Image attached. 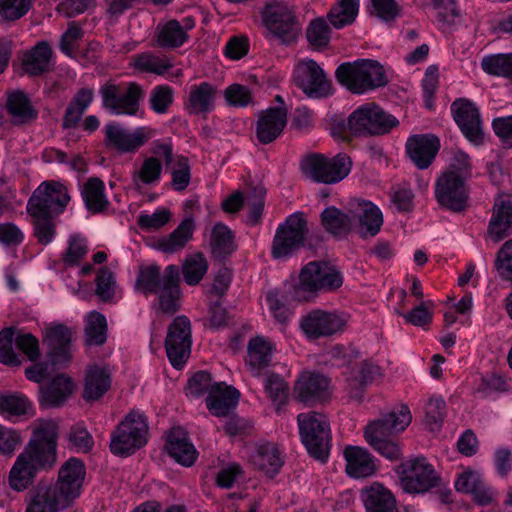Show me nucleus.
Instances as JSON below:
<instances>
[{"label":"nucleus","mask_w":512,"mask_h":512,"mask_svg":"<svg viewBox=\"0 0 512 512\" xmlns=\"http://www.w3.org/2000/svg\"><path fill=\"white\" fill-rule=\"evenodd\" d=\"M134 288L146 297L157 295L159 309L164 313H175L180 307L179 268L174 264L166 266L163 272L157 264L141 266Z\"/></svg>","instance_id":"nucleus-1"},{"label":"nucleus","mask_w":512,"mask_h":512,"mask_svg":"<svg viewBox=\"0 0 512 512\" xmlns=\"http://www.w3.org/2000/svg\"><path fill=\"white\" fill-rule=\"evenodd\" d=\"M56 462L57 450L53 445L29 440L10 470V487L18 492L26 490L39 472L52 470Z\"/></svg>","instance_id":"nucleus-2"},{"label":"nucleus","mask_w":512,"mask_h":512,"mask_svg":"<svg viewBox=\"0 0 512 512\" xmlns=\"http://www.w3.org/2000/svg\"><path fill=\"white\" fill-rule=\"evenodd\" d=\"M339 83L354 94H365L388 83L383 66L376 60L358 59L345 62L335 72Z\"/></svg>","instance_id":"nucleus-3"},{"label":"nucleus","mask_w":512,"mask_h":512,"mask_svg":"<svg viewBox=\"0 0 512 512\" xmlns=\"http://www.w3.org/2000/svg\"><path fill=\"white\" fill-rule=\"evenodd\" d=\"M343 274L327 262L311 261L302 267L295 293L301 300H308L318 293H328L343 284Z\"/></svg>","instance_id":"nucleus-4"},{"label":"nucleus","mask_w":512,"mask_h":512,"mask_svg":"<svg viewBox=\"0 0 512 512\" xmlns=\"http://www.w3.org/2000/svg\"><path fill=\"white\" fill-rule=\"evenodd\" d=\"M300 438L308 453L326 461L331 447V429L326 415L309 411L297 416Z\"/></svg>","instance_id":"nucleus-5"},{"label":"nucleus","mask_w":512,"mask_h":512,"mask_svg":"<svg viewBox=\"0 0 512 512\" xmlns=\"http://www.w3.org/2000/svg\"><path fill=\"white\" fill-rule=\"evenodd\" d=\"M261 20L268 33L290 43L301 30L294 6L282 0H270L261 11Z\"/></svg>","instance_id":"nucleus-6"},{"label":"nucleus","mask_w":512,"mask_h":512,"mask_svg":"<svg viewBox=\"0 0 512 512\" xmlns=\"http://www.w3.org/2000/svg\"><path fill=\"white\" fill-rule=\"evenodd\" d=\"M102 105L113 115L135 116L140 110L144 90L137 82H107L100 87Z\"/></svg>","instance_id":"nucleus-7"},{"label":"nucleus","mask_w":512,"mask_h":512,"mask_svg":"<svg viewBox=\"0 0 512 512\" xmlns=\"http://www.w3.org/2000/svg\"><path fill=\"white\" fill-rule=\"evenodd\" d=\"M148 424L145 415L131 411L111 435L110 450L117 456H129L147 443Z\"/></svg>","instance_id":"nucleus-8"},{"label":"nucleus","mask_w":512,"mask_h":512,"mask_svg":"<svg viewBox=\"0 0 512 512\" xmlns=\"http://www.w3.org/2000/svg\"><path fill=\"white\" fill-rule=\"evenodd\" d=\"M301 168L305 176L314 182L336 184L349 175L352 161L343 153L333 157L313 154L302 161Z\"/></svg>","instance_id":"nucleus-9"},{"label":"nucleus","mask_w":512,"mask_h":512,"mask_svg":"<svg viewBox=\"0 0 512 512\" xmlns=\"http://www.w3.org/2000/svg\"><path fill=\"white\" fill-rule=\"evenodd\" d=\"M398 124L393 115L375 103L359 106L348 117V128L354 135H382Z\"/></svg>","instance_id":"nucleus-10"},{"label":"nucleus","mask_w":512,"mask_h":512,"mask_svg":"<svg viewBox=\"0 0 512 512\" xmlns=\"http://www.w3.org/2000/svg\"><path fill=\"white\" fill-rule=\"evenodd\" d=\"M402 490L409 494H423L438 485V477L425 458L402 462L396 469Z\"/></svg>","instance_id":"nucleus-11"},{"label":"nucleus","mask_w":512,"mask_h":512,"mask_svg":"<svg viewBox=\"0 0 512 512\" xmlns=\"http://www.w3.org/2000/svg\"><path fill=\"white\" fill-rule=\"evenodd\" d=\"M308 233L307 221L304 214L295 212L279 225L272 243L274 258H287L304 245Z\"/></svg>","instance_id":"nucleus-12"},{"label":"nucleus","mask_w":512,"mask_h":512,"mask_svg":"<svg viewBox=\"0 0 512 512\" xmlns=\"http://www.w3.org/2000/svg\"><path fill=\"white\" fill-rule=\"evenodd\" d=\"M70 201L67 188L55 181L42 182L30 196L26 210L58 217Z\"/></svg>","instance_id":"nucleus-13"},{"label":"nucleus","mask_w":512,"mask_h":512,"mask_svg":"<svg viewBox=\"0 0 512 512\" xmlns=\"http://www.w3.org/2000/svg\"><path fill=\"white\" fill-rule=\"evenodd\" d=\"M296 85L310 98H325L332 94V84L324 70L312 59L301 60L294 69Z\"/></svg>","instance_id":"nucleus-14"},{"label":"nucleus","mask_w":512,"mask_h":512,"mask_svg":"<svg viewBox=\"0 0 512 512\" xmlns=\"http://www.w3.org/2000/svg\"><path fill=\"white\" fill-rule=\"evenodd\" d=\"M191 323L186 316H177L168 327L165 348L171 365L180 369L191 353Z\"/></svg>","instance_id":"nucleus-15"},{"label":"nucleus","mask_w":512,"mask_h":512,"mask_svg":"<svg viewBox=\"0 0 512 512\" xmlns=\"http://www.w3.org/2000/svg\"><path fill=\"white\" fill-rule=\"evenodd\" d=\"M105 145L120 153H133L145 145L155 135V130L148 126H140L134 130L111 122L104 127Z\"/></svg>","instance_id":"nucleus-16"},{"label":"nucleus","mask_w":512,"mask_h":512,"mask_svg":"<svg viewBox=\"0 0 512 512\" xmlns=\"http://www.w3.org/2000/svg\"><path fill=\"white\" fill-rule=\"evenodd\" d=\"M347 322L345 313L314 309L302 317L300 327L309 339H319L342 332Z\"/></svg>","instance_id":"nucleus-17"},{"label":"nucleus","mask_w":512,"mask_h":512,"mask_svg":"<svg viewBox=\"0 0 512 512\" xmlns=\"http://www.w3.org/2000/svg\"><path fill=\"white\" fill-rule=\"evenodd\" d=\"M434 195L440 207L461 212L466 208L469 198L467 181L452 173L442 172L435 182Z\"/></svg>","instance_id":"nucleus-18"},{"label":"nucleus","mask_w":512,"mask_h":512,"mask_svg":"<svg viewBox=\"0 0 512 512\" xmlns=\"http://www.w3.org/2000/svg\"><path fill=\"white\" fill-rule=\"evenodd\" d=\"M451 112L463 135L470 142L480 144L484 134L478 107L467 99H458L451 104Z\"/></svg>","instance_id":"nucleus-19"},{"label":"nucleus","mask_w":512,"mask_h":512,"mask_svg":"<svg viewBox=\"0 0 512 512\" xmlns=\"http://www.w3.org/2000/svg\"><path fill=\"white\" fill-rule=\"evenodd\" d=\"M85 474L83 462L70 458L59 469L58 480L53 486L71 504L81 493Z\"/></svg>","instance_id":"nucleus-20"},{"label":"nucleus","mask_w":512,"mask_h":512,"mask_svg":"<svg viewBox=\"0 0 512 512\" xmlns=\"http://www.w3.org/2000/svg\"><path fill=\"white\" fill-rule=\"evenodd\" d=\"M287 124L285 107H270L258 114L255 136L259 143L270 144L283 132Z\"/></svg>","instance_id":"nucleus-21"},{"label":"nucleus","mask_w":512,"mask_h":512,"mask_svg":"<svg viewBox=\"0 0 512 512\" xmlns=\"http://www.w3.org/2000/svg\"><path fill=\"white\" fill-rule=\"evenodd\" d=\"M69 505L53 483L39 482L29 493L26 512H59Z\"/></svg>","instance_id":"nucleus-22"},{"label":"nucleus","mask_w":512,"mask_h":512,"mask_svg":"<svg viewBox=\"0 0 512 512\" xmlns=\"http://www.w3.org/2000/svg\"><path fill=\"white\" fill-rule=\"evenodd\" d=\"M217 99L216 85L203 81L189 87L184 106L189 114L207 115L215 110Z\"/></svg>","instance_id":"nucleus-23"},{"label":"nucleus","mask_w":512,"mask_h":512,"mask_svg":"<svg viewBox=\"0 0 512 512\" xmlns=\"http://www.w3.org/2000/svg\"><path fill=\"white\" fill-rule=\"evenodd\" d=\"M439 147V140L433 135H412L406 141V153L419 169H426L432 164Z\"/></svg>","instance_id":"nucleus-24"},{"label":"nucleus","mask_w":512,"mask_h":512,"mask_svg":"<svg viewBox=\"0 0 512 512\" xmlns=\"http://www.w3.org/2000/svg\"><path fill=\"white\" fill-rule=\"evenodd\" d=\"M111 384L112 375L107 365H89L85 370L82 397L87 402L97 401L107 393Z\"/></svg>","instance_id":"nucleus-25"},{"label":"nucleus","mask_w":512,"mask_h":512,"mask_svg":"<svg viewBox=\"0 0 512 512\" xmlns=\"http://www.w3.org/2000/svg\"><path fill=\"white\" fill-rule=\"evenodd\" d=\"M71 330L62 325H54L46 330V342L53 365L65 366L71 359Z\"/></svg>","instance_id":"nucleus-26"},{"label":"nucleus","mask_w":512,"mask_h":512,"mask_svg":"<svg viewBox=\"0 0 512 512\" xmlns=\"http://www.w3.org/2000/svg\"><path fill=\"white\" fill-rule=\"evenodd\" d=\"M240 393L233 386L216 382L206 398L207 409L216 417H226L239 401Z\"/></svg>","instance_id":"nucleus-27"},{"label":"nucleus","mask_w":512,"mask_h":512,"mask_svg":"<svg viewBox=\"0 0 512 512\" xmlns=\"http://www.w3.org/2000/svg\"><path fill=\"white\" fill-rule=\"evenodd\" d=\"M348 476L361 479L372 476L377 471L376 459L359 446H347L343 451Z\"/></svg>","instance_id":"nucleus-28"},{"label":"nucleus","mask_w":512,"mask_h":512,"mask_svg":"<svg viewBox=\"0 0 512 512\" xmlns=\"http://www.w3.org/2000/svg\"><path fill=\"white\" fill-rule=\"evenodd\" d=\"M353 218L359 222V232L363 237L375 236L383 224L381 210L372 202L355 200L350 209Z\"/></svg>","instance_id":"nucleus-29"},{"label":"nucleus","mask_w":512,"mask_h":512,"mask_svg":"<svg viewBox=\"0 0 512 512\" xmlns=\"http://www.w3.org/2000/svg\"><path fill=\"white\" fill-rule=\"evenodd\" d=\"M329 379L317 373H305L297 381L295 391L303 403L324 400L328 397Z\"/></svg>","instance_id":"nucleus-30"},{"label":"nucleus","mask_w":512,"mask_h":512,"mask_svg":"<svg viewBox=\"0 0 512 512\" xmlns=\"http://www.w3.org/2000/svg\"><path fill=\"white\" fill-rule=\"evenodd\" d=\"M195 27L192 17H185L180 21L169 20L159 28L157 43L163 48H177L188 39L187 32Z\"/></svg>","instance_id":"nucleus-31"},{"label":"nucleus","mask_w":512,"mask_h":512,"mask_svg":"<svg viewBox=\"0 0 512 512\" xmlns=\"http://www.w3.org/2000/svg\"><path fill=\"white\" fill-rule=\"evenodd\" d=\"M168 454L179 464L190 467L197 459L198 452L187 434L180 428L172 429L166 443Z\"/></svg>","instance_id":"nucleus-32"},{"label":"nucleus","mask_w":512,"mask_h":512,"mask_svg":"<svg viewBox=\"0 0 512 512\" xmlns=\"http://www.w3.org/2000/svg\"><path fill=\"white\" fill-rule=\"evenodd\" d=\"M73 382L63 374L57 375L48 385L39 388L41 407L52 408L64 404L73 391Z\"/></svg>","instance_id":"nucleus-33"},{"label":"nucleus","mask_w":512,"mask_h":512,"mask_svg":"<svg viewBox=\"0 0 512 512\" xmlns=\"http://www.w3.org/2000/svg\"><path fill=\"white\" fill-rule=\"evenodd\" d=\"M195 222L192 217H185L169 235L161 237L156 248L165 254H174L183 250L192 239Z\"/></svg>","instance_id":"nucleus-34"},{"label":"nucleus","mask_w":512,"mask_h":512,"mask_svg":"<svg viewBox=\"0 0 512 512\" xmlns=\"http://www.w3.org/2000/svg\"><path fill=\"white\" fill-rule=\"evenodd\" d=\"M250 461L257 469L270 477L275 476L284 464L278 447L269 442L257 445L250 456Z\"/></svg>","instance_id":"nucleus-35"},{"label":"nucleus","mask_w":512,"mask_h":512,"mask_svg":"<svg viewBox=\"0 0 512 512\" xmlns=\"http://www.w3.org/2000/svg\"><path fill=\"white\" fill-rule=\"evenodd\" d=\"M412 415L407 405L394 407L381 418L371 422L366 429H376L381 433L394 434L404 431L411 423Z\"/></svg>","instance_id":"nucleus-36"},{"label":"nucleus","mask_w":512,"mask_h":512,"mask_svg":"<svg viewBox=\"0 0 512 512\" xmlns=\"http://www.w3.org/2000/svg\"><path fill=\"white\" fill-rule=\"evenodd\" d=\"M273 345L262 336L251 338L248 343L246 363L254 376H259L261 371L269 366L272 360Z\"/></svg>","instance_id":"nucleus-37"},{"label":"nucleus","mask_w":512,"mask_h":512,"mask_svg":"<svg viewBox=\"0 0 512 512\" xmlns=\"http://www.w3.org/2000/svg\"><path fill=\"white\" fill-rule=\"evenodd\" d=\"M362 500L367 512H397L395 498L379 483L365 488L362 491Z\"/></svg>","instance_id":"nucleus-38"},{"label":"nucleus","mask_w":512,"mask_h":512,"mask_svg":"<svg viewBox=\"0 0 512 512\" xmlns=\"http://www.w3.org/2000/svg\"><path fill=\"white\" fill-rule=\"evenodd\" d=\"M512 232V203L502 200L496 202L493 216L488 227L489 237L499 242Z\"/></svg>","instance_id":"nucleus-39"},{"label":"nucleus","mask_w":512,"mask_h":512,"mask_svg":"<svg viewBox=\"0 0 512 512\" xmlns=\"http://www.w3.org/2000/svg\"><path fill=\"white\" fill-rule=\"evenodd\" d=\"M81 195L87 210L92 213H101L110 205L105 183L97 177H91L83 184Z\"/></svg>","instance_id":"nucleus-40"},{"label":"nucleus","mask_w":512,"mask_h":512,"mask_svg":"<svg viewBox=\"0 0 512 512\" xmlns=\"http://www.w3.org/2000/svg\"><path fill=\"white\" fill-rule=\"evenodd\" d=\"M321 225L324 230L336 238L345 237L352 229V215L344 213L335 206L326 207L321 215Z\"/></svg>","instance_id":"nucleus-41"},{"label":"nucleus","mask_w":512,"mask_h":512,"mask_svg":"<svg viewBox=\"0 0 512 512\" xmlns=\"http://www.w3.org/2000/svg\"><path fill=\"white\" fill-rule=\"evenodd\" d=\"M52 50L45 41L39 42L22 59L24 71L32 76L41 75L50 69Z\"/></svg>","instance_id":"nucleus-42"},{"label":"nucleus","mask_w":512,"mask_h":512,"mask_svg":"<svg viewBox=\"0 0 512 512\" xmlns=\"http://www.w3.org/2000/svg\"><path fill=\"white\" fill-rule=\"evenodd\" d=\"M130 65L140 73L156 75H163L173 67L170 58L150 51L134 55Z\"/></svg>","instance_id":"nucleus-43"},{"label":"nucleus","mask_w":512,"mask_h":512,"mask_svg":"<svg viewBox=\"0 0 512 512\" xmlns=\"http://www.w3.org/2000/svg\"><path fill=\"white\" fill-rule=\"evenodd\" d=\"M389 436L376 429H365L364 432L367 443L382 457L389 461H398L402 458V449L400 444Z\"/></svg>","instance_id":"nucleus-44"},{"label":"nucleus","mask_w":512,"mask_h":512,"mask_svg":"<svg viewBox=\"0 0 512 512\" xmlns=\"http://www.w3.org/2000/svg\"><path fill=\"white\" fill-rule=\"evenodd\" d=\"M6 108L14 124H25L37 117L29 98L22 91H15L8 95Z\"/></svg>","instance_id":"nucleus-45"},{"label":"nucleus","mask_w":512,"mask_h":512,"mask_svg":"<svg viewBox=\"0 0 512 512\" xmlns=\"http://www.w3.org/2000/svg\"><path fill=\"white\" fill-rule=\"evenodd\" d=\"M382 375L381 368L371 361H364L357 372L348 378L350 396L360 399L364 388Z\"/></svg>","instance_id":"nucleus-46"},{"label":"nucleus","mask_w":512,"mask_h":512,"mask_svg":"<svg viewBox=\"0 0 512 512\" xmlns=\"http://www.w3.org/2000/svg\"><path fill=\"white\" fill-rule=\"evenodd\" d=\"M480 66L486 74L507 79L512 83V52L485 55Z\"/></svg>","instance_id":"nucleus-47"},{"label":"nucleus","mask_w":512,"mask_h":512,"mask_svg":"<svg viewBox=\"0 0 512 512\" xmlns=\"http://www.w3.org/2000/svg\"><path fill=\"white\" fill-rule=\"evenodd\" d=\"M209 268V263L201 252H194L185 257L181 270L184 282L189 286L198 285Z\"/></svg>","instance_id":"nucleus-48"},{"label":"nucleus","mask_w":512,"mask_h":512,"mask_svg":"<svg viewBox=\"0 0 512 512\" xmlns=\"http://www.w3.org/2000/svg\"><path fill=\"white\" fill-rule=\"evenodd\" d=\"M360 0H337L327 17L336 29L352 24L359 12Z\"/></svg>","instance_id":"nucleus-49"},{"label":"nucleus","mask_w":512,"mask_h":512,"mask_svg":"<svg viewBox=\"0 0 512 512\" xmlns=\"http://www.w3.org/2000/svg\"><path fill=\"white\" fill-rule=\"evenodd\" d=\"M210 247L212 254L221 257L231 254L236 246L232 231L223 223H216L211 231Z\"/></svg>","instance_id":"nucleus-50"},{"label":"nucleus","mask_w":512,"mask_h":512,"mask_svg":"<svg viewBox=\"0 0 512 512\" xmlns=\"http://www.w3.org/2000/svg\"><path fill=\"white\" fill-rule=\"evenodd\" d=\"M31 217L33 234L41 245L50 244L57 233L56 216L27 212Z\"/></svg>","instance_id":"nucleus-51"},{"label":"nucleus","mask_w":512,"mask_h":512,"mask_svg":"<svg viewBox=\"0 0 512 512\" xmlns=\"http://www.w3.org/2000/svg\"><path fill=\"white\" fill-rule=\"evenodd\" d=\"M263 386L277 411L288 403L289 386L280 375L267 374L263 380Z\"/></svg>","instance_id":"nucleus-52"},{"label":"nucleus","mask_w":512,"mask_h":512,"mask_svg":"<svg viewBox=\"0 0 512 512\" xmlns=\"http://www.w3.org/2000/svg\"><path fill=\"white\" fill-rule=\"evenodd\" d=\"M85 336L88 345H102L107 339V321L97 311L89 312L85 317Z\"/></svg>","instance_id":"nucleus-53"},{"label":"nucleus","mask_w":512,"mask_h":512,"mask_svg":"<svg viewBox=\"0 0 512 512\" xmlns=\"http://www.w3.org/2000/svg\"><path fill=\"white\" fill-rule=\"evenodd\" d=\"M424 425L430 431H438L446 417V402L441 396H431L424 407Z\"/></svg>","instance_id":"nucleus-54"},{"label":"nucleus","mask_w":512,"mask_h":512,"mask_svg":"<svg viewBox=\"0 0 512 512\" xmlns=\"http://www.w3.org/2000/svg\"><path fill=\"white\" fill-rule=\"evenodd\" d=\"M162 163L158 158H145L133 173V182L137 187L141 185H156L161 179Z\"/></svg>","instance_id":"nucleus-55"},{"label":"nucleus","mask_w":512,"mask_h":512,"mask_svg":"<svg viewBox=\"0 0 512 512\" xmlns=\"http://www.w3.org/2000/svg\"><path fill=\"white\" fill-rule=\"evenodd\" d=\"M59 424L53 419H38L33 424L32 436L30 441L41 443L42 445H53L57 450Z\"/></svg>","instance_id":"nucleus-56"},{"label":"nucleus","mask_w":512,"mask_h":512,"mask_svg":"<svg viewBox=\"0 0 512 512\" xmlns=\"http://www.w3.org/2000/svg\"><path fill=\"white\" fill-rule=\"evenodd\" d=\"M30 405L22 394H0V414L6 418L26 414Z\"/></svg>","instance_id":"nucleus-57"},{"label":"nucleus","mask_w":512,"mask_h":512,"mask_svg":"<svg viewBox=\"0 0 512 512\" xmlns=\"http://www.w3.org/2000/svg\"><path fill=\"white\" fill-rule=\"evenodd\" d=\"M223 96L226 104L234 108H244L253 102L252 91L238 83L228 85L223 91Z\"/></svg>","instance_id":"nucleus-58"},{"label":"nucleus","mask_w":512,"mask_h":512,"mask_svg":"<svg viewBox=\"0 0 512 512\" xmlns=\"http://www.w3.org/2000/svg\"><path fill=\"white\" fill-rule=\"evenodd\" d=\"M306 36L308 42L315 48L326 47L331 38V30L323 18H317L309 24Z\"/></svg>","instance_id":"nucleus-59"},{"label":"nucleus","mask_w":512,"mask_h":512,"mask_svg":"<svg viewBox=\"0 0 512 512\" xmlns=\"http://www.w3.org/2000/svg\"><path fill=\"white\" fill-rule=\"evenodd\" d=\"M174 99V90L168 85H157L150 93V108L157 114H164Z\"/></svg>","instance_id":"nucleus-60"},{"label":"nucleus","mask_w":512,"mask_h":512,"mask_svg":"<svg viewBox=\"0 0 512 512\" xmlns=\"http://www.w3.org/2000/svg\"><path fill=\"white\" fill-rule=\"evenodd\" d=\"M33 0H0V16L6 21H16L25 16Z\"/></svg>","instance_id":"nucleus-61"},{"label":"nucleus","mask_w":512,"mask_h":512,"mask_svg":"<svg viewBox=\"0 0 512 512\" xmlns=\"http://www.w3.org/2000/svg\"><path fill=\"white\" fill-rule=\"evenodd\" d=\"M87 252L86 239L79 234L71 235L62 260L66 266H74L86 256Z\"/></svg>","instance_id":"nucleus-62"},{"label":"nucleus","mask_w":512,"mask_h":512,"mask_svg":"<svg viewBox=\"0 0 512 512\" xmlns=\"http://www.w3.org/2000/svg\"><path fill=\"white\" fill-rule=\"evenodd\" d=\"M370 13L382 21L390 22L400 16L401 8L396 0H370Z\"/></svg>","instance_id":"nucleus-63"},{"label":"nucleus","mask_w":512,"mask_h":512,"mask_svg":"<svg viewBox=\"0 0 512 512\" xmlns=\"http://www.w3.org/2000/svg\"><path fill=\"white\" fill-rule=\"evenodd\" d=\"M171 219V213L166 208L156 209L152 214L141 213L137 223L146 231L157 230L165 226Z\"/></svg>","instance_id":"nucleus-64"}]
</instances>
